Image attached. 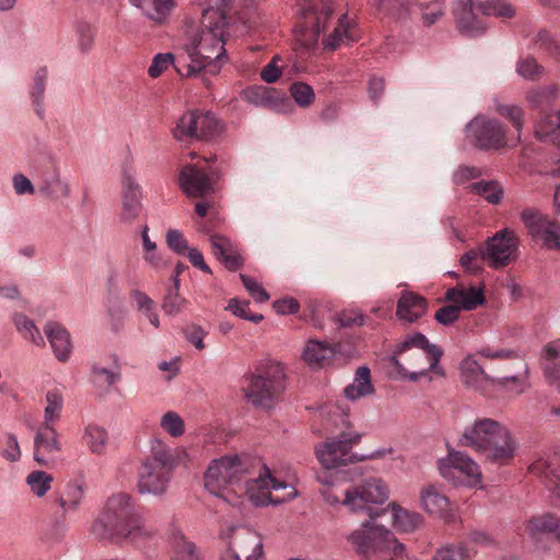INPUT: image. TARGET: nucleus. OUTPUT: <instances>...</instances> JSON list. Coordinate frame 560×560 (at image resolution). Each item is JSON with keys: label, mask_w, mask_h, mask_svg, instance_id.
I'll return each instance as SVG.
<instances>
[{"label": "nucleus", "mask_w": 560, "mask_h": 560, "mask_svg": "<svg viewBox=\"0 0 560 560\" xmlns=\"http://www.w3.org/2000/svg\"><path fill=\"white\" fill-rule=\"evenodd\" d=\"M432 560H469V553L463 546H447L439 549Z\"/></svg>", "instance_id": "obj_61"}, {"label": "nucleus", "mask_w": 560, "mask_h": 560, "mask_svg": "<svg viewBox=\"0 0 560 560\" xmlns=\"http://www.w3.org/2000/svg\"><path fill=\"white\" fill-rule=\"evenodd\" d=\"M468 142L481 151L499 150L506 144V129L495 118L478 115L465 128Z\"/></svg>", "instance_id": "obj_11"}, {"label": "nucleus", "mask_w": 560, "mask_h": 560, "mask_svg": "<svg viewBox=\"0 0 560 560\" xmlns=\"http://www.w3.org/2000/svg\"><path fill=\"white\" fill-rule=\"evenodd\" d=\"M97 28L88 21H78L75 23L77 44L82 54H88L93 45Z\"/></svg>", "instance_id": "obj_45"}, {"label": "nucleus", "mask_w": 560, "mask_h": 560, "mask_svg": "<svg viewBox=\"0 0 560 560\" xmlns=\"http://www.w3.org/2000/svg\"><path fill=\"white\" fill-rule=\"evenodd\" d=\"M421 504L429 514L440 517L445 523L457 521V513L451 506L448 498L434 486H429L422 490Z\"/></svg>", "instance_id": "obj_23"}, {"label": "nucleus", "mask_w": 560, "mask_h": 560, "mask_svg": "<svg viewBox=\"0 0 560 560\" xmlns=\"http://www.w3.org/2000/svg\"><path fill=\"white\" fill-rule=\"evenodd\" d=\"M82 440L92 454L102 455L107 447L108 433L102 427L88 424L84 429Z\"/></svg>", "instance_id": "obj_41"}, {"label": "nucleus", "mask_w": 560, "mask_h": 560, "mask_svg": "<svg viewBox=\"0 0 560 560\" xmlns=\"http://www.w3.org/2000/svg\"><path fill=\"white\" fill-rule=\"evenodd\" d=\"M244 492L256 506L278 505L298 497V491L287 482L273 478L267 466L261 468L256 478L244 481Z\"/></svg>", "instance_id": "obj_7"}, {"label": "nucleus", "mask_w": 560, "mask_h": 560, "mask_svg": "<svg viewBox=\"0 0 560 560\" xmlns=\"http://www.w3.org/2000/svg\"><path fill=\"white\" fill-rule=\"evenodd\" d=\"M172 560H201L202 556L195 542L189 540L180 529L173 528L170 536Z\"/></svg>", "instance_id": "obj_33"}, {"label": "nucleus", "mask_w": 560, "mask_h": 560, "mask_svg": "<svg viewBox=\"0 0 560 560\" xmlns=\"http://www.w3.org/2000/svg\"><path fill=\"white\" fill-rule=\"evenodd\" d=\"M47 406L44 411V423L51 424V422L60 418L63 398L59 390H49L46 394Z\"/></svg>", "instance_id": "obj_51"}, {"label": "nucleus", "mask_w": 560, "mask_h": 560, "mask_svg": "<svg viewBox=\"0 0 560 560\" xmlns=\"http://www.w3.org/2000/svg\"><path fill=\"white\" fill-rule=\"evenodd\" d=\"M374 520L363 522L361 528L352 532L348 541L353 546L362 560H372L386 550H393V555L400 557L404 552V545L398 542L393 533L388 529L373 525Z\"/></svg>", "instance_id": "obj_6"}, {"label": "nucleus", "mask_w": 560, "mask_h": 560, "mask_svg": "<svg viewBox=\"0 0 560 560\" xmlns=\"http://www.w3.org/2000/svg\"><path fill=\"white\" fill-rule=\"evenodd\" d=\"M458 444L482 453L486 459L497 465H506L515 454V444L510 431L500 422L481 418L465 429Z\"/></svg>", "instance_id": "obj_3"}, {"label": "nucleus", "mask_w": 560, "mask_h": 560, "mask_svg": "<svg viewBox=\"0 0 560 560\" xmlns=\"http://www.w3.org/2000/svg\"><path fill=\"white\" fill-rule=\"evenodd\" d=\"M121 198L122 208L120 213V220L122 222L130 223L139 217L142 210V203L141 187L128 171H124L122 174Z\"/></svg>", "instance_id": "obj_20"}, {"label": "nucleus", "mask_w": 560, "mask_h": 560, "mask_svg": "<svg viewBox=\"0 0 560 560\" xmlns=\"http://www.w3.org/2000/svg\"><path fill=\"white\" fill-rule=\"evenodd\" d=\"M534 47L556 60H560V44L546 30L539 31L533 39Z\"/></svg>", "instance_id": "obj_46"}, {"label": "nucleus", "mask_w": 560, "mask_h": 560, "mask_svg": "<svg viewBox=\"0 0 560 560\" xmlns=\"http://www.w3.org/2000/svg\"><path fill=\"white\" fill-rule=\"evenodd\" d=\"M44 330L56 358L61 362H66L70 357L72 348L70 334L56 322L47 323Z\"/></svg>", "instance_id": "obj_31"}, {"label": "nucleus", "mask_w": 560, "mask_h": 560, "mask_svg": "<svg viewBox=\"0 0 560 560\" xmlns=\"http://www.w3.org/2000/svg\"><path fill=\"white\" fill-rule=\"evenodd\" d=\"M478 11L487 16L513 18L515 9L505 0H490L478 5Z\"/></svg>", "instance_id": "obj_48"}, {"label": "nucleus", "mask_w": 560, "mask_h": 560, "mask_svg": "<svg viewBox=\"0 0 560 560\" xmlns=\"http://www.w3.org/2000/svg\"><path fill=\"white\" fill-rule=\"evenodd\" d=\"M544 67L540 66L535 58L526 57L520 59L516 65V72L524 79L536 81L544 74Z\"/></svg>", "instance_id": "obj_52"}, {"label": "nucleus", "mask_w": 560, "mask_h": 560, "mask_svg": "<svg viewBox=\"0 0 560 560\" xmlns=\"http://www.w3.org/2000/svg\"><path fill=\"white\" fill-rule=\"evenodd\" d=\"M520 217L534 240H541L548 248L560 249V223L536 208L524 209Z\"/></svg>", "instance_id": "obj_17"}, {"label": "nucleus", "mask_w": 560, "mask_h": 560, "mask_svg": "<svg viewBox=\"0 0 560 560\" xmlns=\"http://www.w3.org/2000/svg\"><path fill=\"white\" fill-rule=\"evenodd\" d=\"M52 480V477L43 470L32 471L26 478V482L32 492L39 498L48 492L51 488Z\"/></svg>", "instance_id": "obj_49"}, {"label": "nucleus", "mask_w": 560, "mask_h": 560, "mask_svg": "<svg viewBox=\"0 0 560 560\" xmlns=\"http://www.w3.org/2000/svg\"><path fill=\"white\" fill-rule=\"evenodd\" d=\"M161 427L174 438L182 436L185 432L183 419L174 411H168L162 417Z\"/></svg>", "instance_id": "obj_57"}, {"label": "nucleus", "mask_w": 560, "mask_h": 560, "mask_svg": "<svg viewBox=\"0 0 560 560\" xmlns=\"http://www.w3.org/2000/svg\"><path fill=\"white\" fill-rule=\"evenodd\" d=\"M336 352V346L310 339L304 348L303 359L311 368H324L332 360Z\"/></svg>", "instance_id": "obj_32"}, {"label": "nucleus", "mask_w": 560, "mask_h": 560, "mask_svg": "<svg viewBox=\"0 0 560 560\" xmlns=\"http://www.w3.org/2000/svg\"><path fill=\"white\" fill-rule=\"evenodd\" d=\"M443 300L457 305L459 312L474 311L486 303L483 290L476 287H470L468 289L459 287L448 288Z\"/></svg>", "instance_id": "obj_27"}, {"label": "nucleus", "mask_w": 560, "mask_h": 560, "mask_svg": "<svg viewBox=\"0 0 560 560\" xmlns=\"http://www.w3.org/2000/svg\"><path fill=\"white\" fill-rule=\"evenodd\" d=\"M245 474V465L237 455L223 456L209 465L205 472V487L210 493L224 497L223 492L230 486L244 490Z\"/></svg>", "instance_id": "obj_8"}, {"label": "nucleus", "mask_w": 560, "mask_h": 560, "mask_svg": "<svg viewBox=\"0 0 560 560\" xmlns=\"http://www.w3.org/2000/svg\"><path fill=\"white\" fill-rule=\"evenodd\" d=\"M222 537L228 544L223 560H264L262 542L256 532L235 526L222 533Z\"/></svg>", "instance_id": "obj_12"}, {"label": "nucleus", "mask_w": 560, "mask_h": 560, "mask_svg": "<svg viewBox=\"0 0 560 560\" xmlns=\"http://www.w3.org/2000/svg\"><path fill=\"white\" fill-rule=\"evenodd\" d=\"M459 308L454 303L442 306L434 314V319L444 326H451L459 318Z\"/></svg>", "instance_id": "obj_62"}, {"label": "nucleus", "mask_w": 560, "mask_h": 560, "mask_svg": "<svg viewBox=\"0 0 560 560\" xmlns=\"http://www.w3.org/2000/svg\"><path fill=\"white\" fill-rule=\"evenodd\" d=\"M219 172L210 165L187 164L182 167L178 185L190 198H205L214 191Z\"/></svg>", "instance_id": "obj_16"}, {"label": "nucleus", "mask_w": 560, "mask_h": 560, "mask_svg": "<svg viewBox=\"0 0 560 560\" xmlns=\"http://www.w3.org/2000/svg\"><path fill=\"white\" fill-rule=\"evenodd\" d=\"M413 347L422 349L427 353L429 368L420 370L419 372L408 373L397 357L394 355L392 357V363L395 366L397 373L402 378L417 382L421 376H425L429 371L435 373L436 375L444 376V370L439 365V362L443 355V349L440 346L430 343L428 338L422 332H415L413 335L408 336L406 340L400 345V351H405Z\"/></svg>", "instance_id": "obj_14"}, {"label": "nucleus", "mask_w": 560, "mask_h": 560, "mask_svg": "<svg viewBox=\"0 0 560 560\" xmlns=\"http://www.w3.org/2000/svg\"><path fill=\"white\" fill-rule=\"evenodd\" d=\"M290 94L301 107H308L315 100L313 88L304 82L292 83Z\"/></svg>", "instance_id": "obj_54"}, {"label": "nucleus", "mask_w": 560, "mask_h": 560, "mask_svg": "<svg viewBox=\"0 0 560 560\" xmlns=\"http://www.w3.org/2000/svg\"><path fill=\"white\" fill-rule=\"evenodd\" d=\"M285 390V372L281 363H259L253 373L244 376L243 393L256 408L269 410L281 399Z\"/></svg>", "instance_id": "obj_5"}, {"label": "nucleus", "mask_w": 560, "mask_h": 560, "mask_svg": "<svg viewBox=\"0 0 560 560\" xmlns=\"http://www.w3.org/2000/svg\"><path fill=\"white\" fill-rule=\"evenodd\" d=\"M114 369L109 370L98 364H93L91 368L94 382L100 385L113 386L121 378V365L116 354L113 357Z\"/></svg>", "instance_id": "obj_42"}, {"label": "nucleus", "mask_w": 560, "mask_h": 560, "mask_svg": "<svg viewBox=\"0 0 560 560\" xmlns=\"http://www.w3.org/2000/svg\"><path fill=\"white\" fill-rule=\"evenodd\" d=\"M337 320L341 327L370 326L375 327L374 323L359 311L347 310L338 314Z\"/></svg>", "instance_id": "obj_55"}, {"label": "nucleus", "mask_w": 560, "mask_h": 560, "mask_svg": "<svg viewBox=\"0 0 560 560\" xmlns=\"http://www.w3.org/2000/svg\"><path fill=\"white\" fill-rule=\"evenodd\" d=\"M516 247V234L512 230L503 229L488 241L485 248H481V258L487 259L493 268H501L510 262Z\"/></svg>", "instance_id": "obj_19"}, {"label": "nucleus", "mask_w": 560, "mask_h": 560, "mask_svg": "<svg viewBox=\"0 0 560 560\" xmlns=\"http://www.w3.org/2000/svg\"><path fill=\"white\" fill-rule=\"evenodd\" d=\"M559 527L560 517L552 513L532 516L525 523V532L533 538L544 534H552L558 540Z\"/></svg>", "instance_id": "obj_34"}, {"label": "nucleus", "mask_w": 560, "mask_h": 560, "mask_svg": "<svg viewBox=\"0 0 560 560\" xmlns=\"http://www.w3.org/2000/svg\"><path fill=\"white\" fill-rule=\"evenodd\" d=\"M175 63H177V57L175 58L173 54H158L152 59L148 74L153 79L159 78L171 65L175 68Z\"/></svg>", "instance_id": "obj_56"}, {"label": "nucleus", "mask_w": 560, "mask_h": 560, "mask_svg": "<svg viewBox=\"0 0 560 560\" xmlns=\"http://www.w3.org/2000/svg\"><path fill=\"white\" fill-rule=\"evenodd\" d=\"M439 471L443 478L454 485L459 482L460 476L466 477L469 485L481 480V471L476 462L462 452L451 451L446 458L439 460Z\"/></svg>", "instance_id": "obj_18"}, {"label": "nucleus", "mask_w": 560, "mask_h": 560, "mask_svg": "<svg viewBox=\"0 0 560 560\" xmlns=\"http://www.w3.org/2000/svg\"><path fill=\"white\" fill-rule=\"evenodd\" d=\"M540 366L548 384L560 393V339L548 342L542 348Z\"/></svg>", "instance_id": "obj_26"}, {"label": "nucleus", "mask_w": 560, "mask_h": 560, "mask_svg": "<svg viewBox=\"0 0 560 560\" xmlns=\"http://www.w3.org/2000/svg\"><path fill=\"white\" fill-rule=\"evenodd\" d=\"M233 8L234 0H220L215 8L203 9L200 30L184 44L186 55L177 56L175 70L180 77L219 73L226 60L224 34Z\"/></svg>", "instance_id": "obj_1"}, {"label": "nucleus", "mask_w": 560, "mask_h": 560, "mask_svg": "<svg viewBox=\"0 0 560 560\" xmlns=\"http://www.w3.org/2000/svg\"><path fill=\"white\" fill-rule=\"evenodd\" d=\"M559 122L558 114L552 115L548 113H542L541 117L539 118L538 122L536 124L535 132L536 137L540 141H550L553 143V145L557 149V162H560V149L558 145V139H557V130H555V127Z\"/></svg>", "instance_id": "obj_40"}, {"label": "nucleus", "mask_w": 560, "mask_h": 560, "mask_svg": "<svg viewBox=\"0 0 560 560\" xmlns=\"http://www.w3.org/2000/svg\"><path fill=\"white\" fill-rule=\"evenodd\" d=\"M219 120L210 112H189L180 117L173 129L174 137L179 141L188 139L209 140L221 132Z\"/></svg>", "instance_id": "obj_15"}, {"label": "nucleus", "mask_w": 560, "mask_h": 560, "mask_svg": "<svg viewBox=\"0 0 560 560\" xmlns=\"http://www.w3.org/2000/svg\"><path fill=\"white\" fill-rule=\"evenodd\" d=\"M15 325L24 336V338L31 340L35 345L44 343V338L42 337L38 328L35 326L33 320L28 319L25 315L19 314L15 316Z\"/></svg>", "instance_id": "obj_53"}, {"label": "nucleus", "mask_w": 560, "mask_h": 560, "mask_svg": "<svg viewBox=\"0 0 560 560\" xmlns=\"http://www.w3.org/2000/svg\"><path fill=\"white\" fill-rule=\"evenodd\" d=\"M409 5H418L422 12V19L424 24L432 25L443 15V1L433 0L425 2L422 0H408Z\"/></svg>", "instance_id": "obj_47"}, {"label": "nucleus", "mask_w": 560, "mask_h": 560, "mask_svg": "<svg viewBox=\"0 0 560 560\" xmlns=\"http://www.w3.org/2000/svg\"><path fill=\"white\" fill-rule=\"evenodd\" d=\"M374 386L371 382V372L368 366L358 368L352 384L345 388V396L350 400L372 395Z\"/></svg>", "instance_id": "obj_37"}, {"label": "nucleus", "mask_w": 560, "mask_h": 560, "mask_svg": "<svg viewBox=\"0 0 560 560\" xmlns=\"http://www.w3.org/2000/svg\"><path fill=\"white\" fill-rule=\"evenodd\" d=\"M529 471L555 485L552 504L560 505V453H546L529 466Z\"/></svg>", "instance_id": "obj_22"}, {"label": "nucleus", "mask_w": 560, "mask_h": 560, "mask_svg": "<svg viewBox=\"0 0 560 560\" xmlns=\"http://www.w3.org/2000/svg\"><path fill=\"white\" fill-rule=\"evenodd\" d=\"M210 243L213 255L226 269L236 271L243 266V258L235 245L222 235H211Z\"/></svg>", "instance_id": "obj_29"}, {"label": "nucleus", "mask_w": 560, "mask_h": 560, "mask_svg": "<svg viewBox=\"0 0 560 560\" xmlns=\"http://www.w3.org/2000/svg\"><path fill=\"white\" fill-rule=\"evenodd\" d=\"M154 25H164L168 22L176 7L175 0H129Z\"/></svg>", "instance_id": "obj_28"}, {"label": "nucleus", "mask_w": 560, "mask_h": 560, "mask_svg": "<svg viewBox=\"0 0 560 560\" xmlns=\"http://www.w3.org/2000/svg\"><path fill=\"white\" fill-rule=\"evenodd\" d=\"M84 493L85 487L82 482L70 480L55 490L51 495V504L57 506L65 517L80 509Z\"/></svg>", "instance_id": "obj_21"}, {"label": "nucleus", "mask_w": 560, "mask_h": 560, "mask_svg": "<svg viewBox=\"0 0 560 560\" xmlns=\"http://www.w3.org/2000/svg\"><path fill=\"white\" fill-rule=\"evenodd\" d=\"M456 27L466 36H478L486 30V24L475 12L471 0H459L454 7Z\"/></svg>", "instance_id": "obj_24"}, {"label": "nucleus", "mask_w": 560, "mask_h": 560, "mask_svg": "<svg viewBox=\"0 0 560 560\" xmlns=\"http://www.w3.org/2000/svg\"><path fill=\"white\" fill-rule=\"evenodd\" d=\"M300 13L301 21L295 27V36L304 48L312 49L325 31L326 23L332 14V7L325 1L304 0Z\"/></svg>", "instance_id": "obj_10"}, {"label": "nucleus", "mask_w": 560, "mask_h": 560, "mask_svg": "<svg viewBox=\"0 0 560 560\" xmlns=\"http://www.w3.org/2000/svg\"><path fill=\"white\" fill-rule=\"evenodd\" d=\"M463 381L467 385H475L478 380H486L492 385L506 386L509 382L518 383L520 378L515 375L504 376L501 378L490 377L477 361H466L463 365Z\"/></svg>", "instance_id": "obj_35"}, {"label": "nucleus", "mask_w": 560, "mask_h": 560, "mask_svg": "<svg viewBox=\"0 0 560 560\" xmlns=\"http://www.w3.org/2000/svg\"><path fill=\"white\" fill-rule=\"evenodd\" d=\"M143 517L127 493L119 492L107 499L92 523L91 535L103 544H121L151 536Z\"/></svg>", "instance_id": "obj_2"}, {"label": "nucleus", "mask_w": 560, "mask_h": 560, "mask_svg": "<svg viewBox=\"0 0 560 560\" xmlns=\"http://www.w3.org/2000/svg\"><path fill=\"white\" fill-rule=\"evenodd\" d=\"M48 78L47 67H40L36 70L33 83L31 85L30 95L34 110L39 118H44V93Z\"/></svg>", "instance_id": "obj_39"}, {"label": "nucleus", "mask_w": 560, "mask_h": 560, "mask_svg": "<svg viewBox=\"0 0 560 560\" xmlns=\"http://www.w3.org/2000/svg\"><path fill=\"white\" fill-rule=\"evenodd\" d=\"M482 261H487V259H482L481 258V248L480 249H470L468 252H466L462 257H460V264L462 266L470 271V272H478L479 270H481L482 266H481V262Z\"/></svg>", "instance_id": "obj_63"}, {"label": "nucleus", "mask_w": 560, "mask_h": 560, "mask_svg": "<svg viewBox=\"0 0 560 560\" xmlns=\"http://www.w3.org/2000/svg\"><path fill=\"white\" fill-rule=\"evenodd\" d=\"M553 92L550 89H538L527 93V101L533 108L544 112L551 104Z\"/></svg>", "instance_id": "obj_59"}, {"label": "nucleus", "mask_w": 560, "mask_h": 560, "mask_svg": "<svg viewBox=\"0 0 560 560\" xmlns=\"http://www.w3.org/2000/svg\"><path fill=\"white\" fill-rule=\"evenodd\" d=\"M427 300L413 292L404 291L397 302L396 314L400 319L415 323L427 313Z\"/></svg>", "instance_id": "obj_30"}, {"label": "nucleus", "mask_w": 560, "mask_h": 560, "mask_svg": "<svg viewBox=\"0 0 560 560\" xmlns=\"http://www.w3.org/2000/svg\"><path fill=\"white\" fill-rule=\"evenodd\" d=\"M361 435L358 433L342 432L337 439L326 441L316 447V457L327 469L346 466L350 463L363 460L351 452L352 446L359 443Z\"/></svg>", "instance_id": "obj_13"}, {"label": "nucleus", "mask_w": 560, "mask_h": 560, "mask_svg": "<svg viewBox=\"0 0 560 560\" xmlns=\"http://www.w3.org/2000/svg\"><path fill=\"white\" fill-rule=\"evenodd\" d=\"M38 192L45 197L59 199L70 195L68 183L60 178V174L52 168L44 174L42 182L37 185Z\"/></svg>", "instance_id": "obj_36"}, {"label": "nucleus", "mask_w": 560, "mask_h": 560, "mask_svg": "<svg viewBox=\"0 0 560 560\" xmlns=\"http://www.w3.org/2000/svg\"><path fill=\"white\" fill-rule=\"evenodd\" d=\"M58 433L51 424L43 423L38 427L34 438V459L46 465L44 455H52L61 451Z\"/></svg>", "instance_id": "obj_25"}, {"label": "nucleus", "mask_w": 560, "mask_h": 560, "mask_svg": "<svg viewBox=\"0 0 560 560\" xmlns=\"http://www.w3.org/2000/svg\"><path fill=\"white\" fill-rule=\"evenodd\" d=\"M187 453L180 447H170L158 441L151 455L138 470L137 490L140 494L163 495L173 477L174 469L183 463Z\"/></svg>", "instance_id": "obj_4"}, {"label": "nucleus", "mask_w": 560, "mask_h": 560, "mask_svg": "<svg viewBox=\"0 0 560 560\" xmlns=\"http://www.w3.org/2000/svg\"><path fill=\"white\" fill-rule=\"evenodd\" d=\"M494 112L509 120L517 132V139H521L522 129L524 126V110L515 104H504L497 102Z\"/></svg>", "instance_id": "obj_43"}, {"label": "nucleus", "mask_w": 560, "mask_h": 560, "mask_svg": "<svg viewBox=\"0 0 560 560\" xmlns=\"http://www.w3.org/2000/svg\"><path fill=\"white\" fill-rule=\"evenodd\" d=\"M472 192L481 196L489 203L498 205L503 197V189L495 180H480L472 183L470 186Z\"/></svg>", "instance_id": "obj_44"}, {"label": "nucleus", "mask_w": 560, "mask_h": 560, "mask_svg": "<svg viewBox=\"0 0 560 560\" xmlns=\"http://www.w3.org/2000/svg\"><path fill=\"white\" fill-rule=\"evenodd\" d=\"M240 279L242 280V283L247 292L256 302L264 303L269 300L270 296L268 292L254 278L241 273Z\"/></svg>", "instance_id": "obj_60"}, {"label": "nucleus", "mask_w": 560, "mask_h": 560, "mask_svg": "<svg viewBox=\"0 0 560 560\" xmlns=\"http://www.w3.org/2000/svg\"><path fill=\"white\" fill-rule=\"evenodd\" d=\"M167 246L176 254L184 255L188 249V242L178 230H168L166 233Z\"/></svg>", "instance_id": "obj_64"}, {"label": "nucleus", "mask_w": 560, "mask_h": 560, "mask_svg": "<svg viewBox=\"0 0 560 560\" xmlns=\"http://www.w3.org/2000/svg\"><path fill=\"white\" fill-rule=\"evenodd\" d=\"M188 306V301L176 292V290H168L162 303L163 312L168 316H177L182 314Z\"/></svg>", "instance_id": "obj_50"}, {"label": "nucleus", "mask_w": 560, "mask_h": 560, "mask_svg": "<svg viewBox=\"0 0 560 560\" xmlns=\"http://www.w3.org/2000/svg\"><path fill=\"white\" fill-rule=\"evenodd\" d=\"M249 302L248 301H240L238 299H231L229 301L226 310L231 311L235 316L241 317L243 319L260 323L264 319L261 314H250L248 312Z\"/></svg>", "instance_id": "obj_58"}, {"label": "nucleus", "mask_w": 560, "mask_h": 560, "mask_svg": "<svg viewBox=\"0 0 560 560\" xmlns=\"http://www.w3.org/2000/svg\"><path fill=\"white\" fill-rule=\"evenodd\" d=\"M393 511V525L394 527L404 533H412L419 528L423 523L421 514L408 511L396 503L392 504Z\"/></svg>", "instance_id": "obj_38"}, {"label": "nucleus", "mask_w": 560, "mask_h": 560, "mask_svg": "<svg viewBox=\"0 0 560 560\" xmlns=\"http://www.w3.org/2000/svg\"><path fill=\"white\" fill-rule=\"evenodd\" d=\"M388 498V489L385 483L377 478L365 479L358 486L348 489L345 493L342 504L352 512H365L371 520H375L384 509L376 505L383 504Z\"/></svg>", "instance_id": "obj_9"}]
</instances>
